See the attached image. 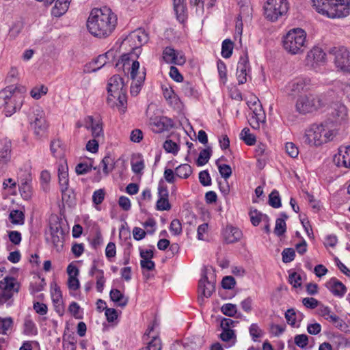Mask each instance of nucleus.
Segmentation results:
<instances>
[{"mask_svg":"<svg viewBox=\"0 0 350 350\" xmlns=\"http://www.w3.org/2000/svg\"><path fill=\"white\" fill-rule=\"evenodd\" d=\"M295 343L299 347L304 349L308 343V337L306 334H298L295 337Z\"/></svg>","mask_w":350,"mask_h":350,"instance_id":"55","label":"nucleus"},{"mask_svg":"<svg viewBox=\"0 0 350 350\" xmlns=\"http://www.w3.org/2000/svg\"><path fill=\"white\" fill-rule=\"evenodd\" d=\"M12 143L5 139L0 143V164H7L11 159Z\"/></svg>","mask_w":350,"mask_h":350,"instance_id":"20","label":"nucleus"},{"mask_svg":"<svg viewBox=\"0 0 350 350\" xmlns=\"http://www.w3.org/2000/svg\"><path fill=\"white\" fill-rule=\"evenodd\" d=\"M36 333V328L34 323L29 318H26L24 323V334L33 335Z\"/></svg>","mask_w":350,"mask_h":350,"instance_id":"44","label":"nucleus"},{"mask_svg":"<svg viewBox=\"0 0 350 350\" xmlns=\"http://www.w3.org/2000/svg\"><path fill=\"white\" fill-rule=\"evenodd\" d=\"M325 286L334 296L338 297H343L347 291L345 285L336 278H332L329 281H327L325 283Z\"/></svg>","mask_w":350,"mask_h":350,"instance_id":"14","label":"nucleus"},{"mask_svg":"<svg viewBox=\"0 0 350 350\" xmlns=\"http://www.w3.org/2000/svg\"><path fill=\"white\" fill-rule=\"evenodd\" d=\"M107 92L109 96L116 98L115 94L126 92V87L123 79L118 75L111 77L108 82Z\"/></svg>","mask_w":350,"mask_h":350,"instance_id":"10","label":"nucleus"},{"mask_svg":"<svg viewBox=\"0 0 350 350\" xmlns=\"http://www.w3.org/2000/svg\"><path fill=\"white\" fill-rule=\"evenodd\" d=\"M12 96V88L7 87L6 88L0 91V108L4 107L7 103L6 100Z\"/></svg>","mask_w":350,"mask_h":350,"instance_id":"42","label":"nucleus"},{"mask_svg":"<svg viewBox=\"0 0 350 350\" xmlns=\"http://www.w3.org/2000/svg\"><path fill=\"white\" fill-rule=\"evenodd\" d=\"M156 206L159 211H168L171 208L168 198H159Z\"/></svg>","mask_w":350,"mask_h":350,"instance_id":"54","label":"nucleus"},{"mask_svg":"<svg viewBox=\"0 0 350 350\" xmlns=\"http://www.w3.org/2000/svg\"><path fill=\"white\" fill-rule=\"evenodd\" d=\"M105 196V191L103 189H100L96 190L92 195V202L96 205L100 204L104 199Z\"/></svg>","mask_w":350,"mask_h":350,"instance_id":"48","label":"nucleus"},{"mask_svg":"<svg viewBox=\"0 0 350 350\" xmlns=\"http://www.w3.org/2000/svg\"><path fill=\"white\" fill-rule=\"evenodd\" d=\"M308 83V81L306 79H298L293 82L291 90L293 92H300L304 90Z\"/></svg>","mask_w":350,"mask_h":350,"instance_id":"53","label":"nucleus"},{"mask_svg":"<svg viewBox=\"0 0 350 350\" xmlns=\"http://www.w3.org/2000/svg\"><path fill=\"white\" fill-rule=\"evenodd\" d=\"M9 219L13 224L22 225L25 221L24 213L22 211L13 210L9 215Z\"/></svg>","mask_w":350,"mask_h":350,"instance_id":"29","label":"nucleus"},{"mask_svg":"<svg viewBox=\"0 0 350 350\" xmlns=\"http://www.w3.org/2000/svg\"><path fill=\"white\" fill-rule=\"evenodd\" d=\"M343 152L342 148H339L338 154L334 157V162L338 167L350 168V146L345 147Z\"/></svg>","mask_w":350,"mask_h":350,"instance_id":"15","label":"nucleus"},{"mask_svg":"<svg viewBox=\"0 0 350 350\" xmlns=\"http://www.w3.org/2000/svg\"><path fill=\"white\" fill-rule=\"evenodd\" d=\"M222 332L220 334V338L224 342H228L232 338H235L234 332L232 329H221Z\"/></svg>","mask_w":350,"mask_h":350,"instance_id":"58","label":"nucleus"},{"mask_svg":"<svg viewBox=\"0 0 350 350\" xmlns=\"http://www.w3.org/2000/svg\"><path fill=\"white\" fill-rule=\"evenodd\" d=\"M90 129L94 138L99 137L103 135V125L100 120H98Z\"/></svg>","mask_w":350,"mask_h":350,"instance_id":"56","label":"nucleus"},{"mask_svg":"<svg viewBox=\"0 0 350 350\" xmlns=\"http://www.w3.org/2000/svg\"><path fill=\"white\" fill-rule=\"evenodd\" d=\"M23 28V23L21 21L14 23L9 31V36L11 38H15L22 31Z\"/></svg>","mask_w":350,"mask_h":350,"instance_id":"52","label":"nucleus"},{"mask_svg":"<svg viewBox=\"0 0 350 350\" xmlns=\"http://www.w3.org/2000/svg\"><path fill=\"white\" fill-rule=\"evenodd\" d=\"M0 287L13 293H18L19 289V285L13 277H5L3 281L1 282Z\"/></svg>","mask_w":350,"mask_h":350,"instance_id":"25","label":"nucleus"},{"mask_svg":"<svg viewBox=\"0 0 350 350\" xmlns=\"http://www.w3.org/2000/svg\"><path fill=\"white\" fill-rule=\"evenodd\" d=\"M103 171L105 175H108L114 167V161L109 155L105 156L101 161Z\"/></svg>","mask_w":350,"mask_h":350,"instance_id":"32","label":"nucleus"},{"mask_svg":"<svg viewBox=\"0 0 350 350\" xmlns=\"http://www.w3.org/2000/svg\"><path fill=\"white\" fill-rule=\"evenodd\" d=\"M233 42L230 39H226L223 41L221 45V55L224 58H229L232 54Z\"/></svg>","mask_w":350,"mask_h":350,"instance_id":"30","label":"nucleus"},{"mask_svg":"<svg viewBox=\"0 0 350 350\" xmlns=\"http://www.w3.org/2000/svg\"><path fill=\"white\" fill-rule=\"evenodd\" d=\"M283 47L289 53H302L306 49V33L300 28L290 30L283 38Z\"/></svg>","mask_w":350,"mask_h":350,"instance_id":"3","label":"nucleus"},{"mask_svg":"<svg viewBox=\"0 0 350 350\" xmlns=\"http://www.w3.org/2000/svg\"><path fill=\"white\" fill-rule=\"evenodd\" d=\"M71 0H56L51 10V14L55 17L64 15L69 8Z\"/></svg>","mask_w":350,"mask_h":350,"instance_id":"21","label":"nucleus"},{"mask_svg":"<svg viewBox=\"0 0 350 350\" xmlns=\"http://www.w3.org/2000/svg\"><path fill=\"white\" fill-rule=\"evenodd\" d=\"M282 260L285 263L293 261L295 256V252L293 248H286L282 252Z\"/></svg>","mask_w":350,"mask_h":350,"instance_id":"49","label":"nucleus"},{"mask_svg":"<svg viewBox=\"0 0 350 350\" xmlns=\"http://www.w3.org/2000/svg\"><path fill=\"white\" fill-rule=\"evenodd\" d=\"M33 118L31 126L33 129L35 135L40 138L46 133L48 128L44 111L39 108L36 109L33 111Z\"/></svg>","mask_w":350,"mask_h":350,"instance_id":"8","label":"nucleus"},{"mask_svg":"<svg viewBox=\"0 0 350 350\" xmlns=\"http://www.w3.org/2000/svg\"><path fill=\"white\" fill-rule=\"evenodd\" d=\"M13 326V319L11 317H0V334H6L7 332Z\"/></svg>","mask_w":350,"mask_h":350,"instance_id":"36","label":"nucleus"},{"mask_svg":"<svg viewBox=\"0 0 350 350\" xmlns=\"http://www.w3.org/2000/svg\"><path fill=\"white\" fill-rule=\"evenodd\" d=\"M223 237L226 243H233L241 239L242 232L238 228L227 226L223 231Z\"/></svg>","mask_w":350,"mask_h":350,"instance_id":"16","label":"nucleus"},{"mask_svg":"<svg viewBox=\"0 0 350 350\" xmlns=\"http://www.w3.org/2000/svg\"><path fill=\"white\" fill-rule=\"evenodd\" d=\"M96 290L99 293H102L105 283L103 270L98 271V275H96Z\"/></svg>","mask_w":350,"mask_h":350,"instance_id":"57","label":"nucleus"},{"mask_svg":"<svg viewBox=\"0 0 350 350\" xmlns=\"http://www.w3.org/2000/svg\"><path fill=\"white\" fill-rule=\"evenodd\" d=\"M58 178H59V183L61 187V191L62 192V200H66V191H68V173L67 167H64L63 165L59 167L58 168Z\"/></svg>","mask_w":350,"mask_h":350,"instance_id":"19","label":"nucleus"},{"mask_svg":"<svg viewBox=\"0 0 350 350\" xmlns=\"http://www.w3.org/2000/svg\"><path fill=\"white\" fill-rule=\"evenodd\" d=\"M163 59L167 64L183 66L186 57L180 51H176L171 46L165 47L163 51Z\"/></svg>","mask_w":350,"mask_h":350,"instance_id":"9","label":"nucleus"},{"mask_svg":"<svg viewBox=\"0 0 350 350\" xmlns=\"http://www.w3.org/2000/svg\"><path fill=\"white\" fill-rule=\"evenodd\" d=\"M211 156V148H207L203 149L198 156V158L196 161V164L198 166H202L208 163Z\"/></svg>","mask_w":350,"mask_h":350,"instance_id":"31","label":"nucleus"},{"mask_svg":"<svg viewBox=\"0 0 350 350\" xmlns=\"http://www.w3.org/2000/svg\"><path fill=\"white\" fill-rule=\"evenodd\" d=\"M148 34L142 29H138L131 32L124 40V43H134V47L139 48L147 42Z\"/></svg>","mask_w":350,"mask_h":350,"instance_id":"13","label":"nucleus"},{"mask_svg":"<svg viewBox=\"0 0 350 350\" xmlns=\"http://www.w3.org/2000/svg\"><path fill=\"white\" fill-rule=\"evenodd\" d=\"M176 18L180 23H184L187 19V8L185 5L178 6L174 8Z\"/></svg>","mask_w":350,"mask_h":350,"instance_id":"51","label":"nucleus"},{"mask_svg":"<svg viewBox=\"0 0 350 350\" xmlns=\"http://www.w3.org/2000/svg\"><path fill=\"white\" fill-rule=\"evenodd\" d=\"M269 204L273 208H278L282 206L279 192L273 190L269 196Z\"/></svg>","mask_w":350,"mask_h":350,"instance_id":"33","label":"nucleus"},{"mask_svg":"<svg viewBox=\"0 0 350 350\" xmlns=\"http://www.w3.org/2000/svg\"><path fill=\"white\" fill-rule=\"evenodd\" d=\"M170 121L165 117H156L150 118V124L153 128L154 131L157 133H161L168 129L167 122Z\"/></svg>","mask_w":350,"mask_h":350,"instance_id":"24","label":"nucleus"},{"mask_svg":"<svg viewBox=\"0 0 350 350\" xmlns=\"http://www.w3.org/2000/svg\"><path fill=\"white\" fill-rule=\"evenodd\" d=\"M216 164L218 166L219 172L221 177L227 180L232 175L230 166L227 164H219V159L216 161Z\"/></svg>","mask_w":350,"mask_h":350,"instance_id":"39","label":"nucleus"},{"mask_svg":"<svg viewBox=\"0 0 350 350\" xmlns=\"http://www.w3.org/2000/svg\"><path fill=\"white\" fill-rule=\"evenodd\" d=\"M146 78V69L143 68L142 72L138 77L137 81H133L131 86V94L136 96L140 91Z\"/></svg>","mask_w":350,"mask_h":350,"instance_id":"26","label":"nucleus"},{"mask_svg":"<svg viewBox=\"0 0 350 350\" xmlns=\"http://www.w3.org/2000/svg\"><path fill=\"white\" fill-rule=\"evenodd\" d=\"M181 92L185 96L190 97L195 95L196 90L194 86L189 81H184L181 85Z\"/></svg>","mask_w":350,"mask_h":350,"instance_id":"41","label":"nucleus"},{"mask_svg":"<svg viewBox=\"0 0 350 350\" xmlns=\"http://www.w3.org/2000/svg\"><path fill=\"white\" fill-rule=\"evenodd\" d=\"M48 92V88L44 85H42L40 86H36L34 87L30 92L31 96L35 98V99H39L42 97V96H44Z\"/></svg>","mask_w":350,"mask_h":350,"instance_id":"37","label":"nucleus"},{"mask_svg":"<svg viewBox=\"0 0 350 350\" xmlns=\"http://www.w3.org/2000/svg\"><path fill=\"white\" fill-rule=\"evenodd\" d=\"M287 323L294 327L296 323V313L293 308L288 309L284 314Z\"/></svg>","mask_w":350,"mask_h":350,"instance_id":"61","label":"nucleus"},{"mask_svg":"<svg viewBox=\"0 0 350 350\" xmlns=\"http://www.w3.org/2000/svg\"><path fill=\"white\" fill-rule=\"evenodd\" d=\"M50 230L51 235L59 234L62 237L64 235L63 229L58 221L50 224Z\"/></svg>","mask_w":350,"mask_h":350,"instance_id":"59","label":"nucleus"},{"mask_svg":"<svg viewBox=\"0 0 350 350\" xmlns=\"http://www.w3.org/2000/svg\"><path fill=\"white\" fill-rule=\"evenodd\" d=\"M241 139H242L247 145L252 146L256 142L255 136L250 133L248 128H244L241 133Z\"/></svg>","mask_w":350,"mask_h":350,"instance_id":"34","label":"nucleus"},{"mask_svg":"<svg viewBox=\"0 0 350 350\" xmlns=\"http://www.w3.org/2000/svg\"><path fill=\"white\" fill-rule=\"evenodd\" d=\"M163 148L167 152L172 153L174 154H176L179 150L177 144L171 139H167L164 142Z\"/></svg>","mask_w":350,"mask_h":350,"instance_id":"46","label":"nucleus"},{"mask_svg":"<svg viewBox=\"0 0 350 350\" xmlns=\"http://www.w3.org/2000/svg\"><path fill=\"white\" fill-rule=\"evenodd\" d=\"M14 293L11 291L4 290L1 288L0 290V306L3 305L8 301V306H11L12 301H9L13 297Z\"/></svg>","mask_w":350,"mask_h":350,"instance_id":"43","label":"nucleus"},{"mask_svg":"<svg viewBox=\"0 0 350 350\" xmlns=\"http://www.w3.org/2000/svg\"><path fill=\"white\" fill-rule=\"evenodd\" d=\"M325 56L326 54L322 49L315 46L308 53L307 60L314 66V64L317 65L325 62Z\"/></svg>","mask_w":350,"mask_h":350,"instance_id":"18","label":"nucleus"},{"mask_svg":"<svg viewBox=\"0 0 350 350\" xmlns=\"http://www.w3.org/2000/svg\"><path fill=\"white\" fill-rule=\"evenodd\" d=\"M161 341L157 336H153L152 340L148 343L147 347L139 350H161Z\"/></svg>","mask_w":350,"mask_h":350,"instance_id":"40","label":"nucleus"},{"mask_svg":"<svg viewBox=\"0 0 350 350\" xmlns=\"http://www.w3.org/2000/svg\"><path fill=\"white\" fill-rule=\"evenodd\" d=\"M250 66L247 54L241 56L237 68V77L239 85L244 84L247 81V71Z\"/></svg>","mask_w":350,"mask_h":350,"instance_id":"11","label":"nucleus"},{"mask_svg":"<svg viewBox=\"0 0 350 350\" xmlns=\"http://www.w3.org/2000/svg\"><path fill=\"white\" fill-rule=\"evenodd\" d=\"M332 116L336 122L345 119L347 116V109L342 103H335L332 107Z\"/></svg>","mask_w":350,"mask_h":350,"instance_id":"22","label":"nucleus"},{"mask_svg":"<svg viewBox=\"0 0 350 350\" xmlns=\"http://www.w3.org/2000/svg\"><path fill=\"white\" fill-rule=\"evenodd\" d=\"M250 334L254 341H256L257 338L262 335V331L256 323H252L249 328Z\"/></svg>","mask_w":350,"mask_h":350,"instance_id":"50","label":"nucleus"},{"mask_svg":"<svg viewBox=\"0 0 350 350\" xmlns=\"http://www.w3.org/2000/svg\"><path fill=\"white\" fill-rule=\"evenodd\" d=\"M322 125L317 124H312L310 128L306 130L304 137L303 142L310 146H321L324 143L329 142V137H321Z\"/></svg>","mask_w":350,"mask_h":350,"instance_id":"7","label":"nucleus"},{"mask_svg":"<svg viewBox=\"0 0 350 350\" xmlns=\"http://www.w3.org/2000/svg\"><path fill=\"white\" fill-rule=\"evenodd\" d=\"M221 311L226 316L234 317L237 313V306L232 304H226L221 306Z\"/></svg>","mask_w":350,"mask_h":350,"instance_id":"47","label":"nucleus"},{"mask_svg":"<svg viewBox=\"0 0 350 350\" xmlns=\"http://www.w3.org/2000/svg\"><path fill=\"white\" fill-rule=\"evenodd\" d=\"M316 10L329 18H344L350 14V0H312Z\"/></svg>","mask_w":350,"mask_h":350,"instance_id":"2","label":"nucleus"},{"mask_svg":"<svg viewBox=\"0 0 350 350\" xmlns=\"http://www.w3.org/2000/svg\"><path fill=\"white\" fill-rule=\"evenodd\" d=\"M285 149L286 153L292 158H296L299 154L297 147L292 142H287Z\"/></svg>","mask_w":350,"mask_h":350,"instance_id":"60","label":"nucleus"},{"mask_svg":"<svg viewBox=\"0 0 350 350\" xmlns=\"http://www.w3.org/2000/svg\"><path fill=\"white\" fill-rule=\"evenodd\" d=\"M6 102L7 103L4 105L5 114L6 116H11L21 107L23 97L21 95H17L14 90L12 89V96Z\"/></svg>","mask_w":350,"mask_h":350,"instance_id":"12","label":"nucleus"},{"mask_svg":"<svg viewBox=\"0 0 350 350\" xmlns=\"http://www.w3.org/2000/svg\"><path fill=\"white\" fill-rule=\"evenodd\" d=\"M117 98L118 103L116 104L120 113H124L126 109L127 97L126 92L115 94Z\"/></svg>","mask_w":350,"mask_h":350,"instance_id":"35","label":"nucleus"},{"mask_svg":"<svg viewBox=\"0 0 350 350\" xmlns=\"http://www.w3.org/2000/svg\"><path fill=\"white\" fill-rule=\"evenodd\" d=\"M117 25V16L106 6L93 9L87 21L89 32L95 37L105 38L114 31Z\"/></svg>","mask_w":350,"mask_h":350,"instance_id":"1","label":"nucleus"},{"mask_svg":"<svg viewBox=\"0 0 350 350\" xmlns=\"http://www.w3.org/2000/svg\"><path fill=\"white\" fill-rule=\"evenodd\" d=\"M288 10V2L287 0H267L264 5L265 17L275 22L278 18L285 15Z\"/></svg>","mask_w":350,"mask_h":350,"instance_id":"4","label":"nucleus"},{"mask_svg":"<svg viewBox=\"0 0 350 350\" xmlns=\"http://www.w3.org/2000/svg\"><path fill=\"white\" fill-rule=\"evenodd\" d=\"M109 297L112 301L121 308L125 307L129 302V298L125 297L120 290L116 288L111 290Z\"/></svg>","mask_w":350,"mask_h":350,"instance_id":"23","label":"nucleus"},{"mask_svg":"<svg viewBox=\"0 0 350 350\" xmlns=\"http://www.w3.org/2000/svg\"><path fill=\"white\" fill-rule=\"evenodd\" d=\"M19 190L24 199H29L32 194L31 180L26 179L25 181H23L19 186Z\"/></svg>","mask_w":350,"mask_h":350,"instance_id":"28","label":"nucleus"},{"mask_svg":"<svg viewBox=\"0 0 350 350\" xmlns=\"http://www.w3.org/2000/svg\"><path fill=\"white\" fill-rule=\"evenodd\" d=\"M236 284L235 280L232 276H225L221 281V286L224 289H232Z\"/></svg>","mask_w":350,"mask_h":350,"instance_id":"64","label":"nucleus"},{"mask_svg":"<svg viewBox=\"0 0 350 350\" xmlns=\"http://www.w3.org/2000/svg\"><path fill=\"white\" fill-rule=\"evenodd\" d=\"M215 290V283L208 281L206 275H203L198 283L199 293L201 295L208 298L211 296L213 292H214Z\"/></svg>","mask_w":350,"mask_h":350,"instance_id":"17","label":"nucleus"},{"mask_svg":"<svg viewBox=\"0 0 350 350\" xmlns=\"http://www.w3.org/2000/svg\"><path fill=\"white\" fill-rule=\"evenodd\" d=\"M175 172L178 177L187 179L192 174L193 170L189 164H181L176 167Z\"/></svg>","mask_w":350,"mask_h":350,"instance_id":"27","label":"nucleus"},{"mask_svg":"<svg viewBox=\"0 0 350 350\" xmlns=\"http://www.w3.org/2000/svg\"><path fill=\"white\" fill-rule=\"evenodd\" d=\"M323 105L320 96L310 94L300 96L296 103V109L300 113H306L317 110Z\"/></svg>","mask_w":350,"mask_h":350,"instance_id":"6","label":"nucleus"},{"mask_svg":"<svg viewBox=\"0 0 350 350\" xmlns=\"http://www.w3.org/2000/svg\"><path fill=\"white\" fill-rule=\"evenodd\" d=\"M329 54L334 57V63L338 70L350 73V52L346 47H332L329 50Z\"/></svg>","mask_w":350,"mask_h":350,"instance_id":"5","label":"nucleus"},{"mask_svg":"<svg viewBox=\"0 0 350 350\" xmlns=\"http://www.w3.org/2000/svg\"><path fill=\"white\" fill-rule=\"evenodd\" d=\"M199 180L203 186H208L211 184V178L207 170L199 173Z\"/></svg>","mask_w":350,"mask_h":350,"instance_id":"63","label":"nucleus"},{"mask_svg":"<svg viewBox=\"0 0 350 350\" xmlns=\"http://www.w3.org/2000/svg\"><path fill=\"white\" fill-rule=\"evenodd\" d=\"M251 223L253 226H257L262 221V213L257 209L251 210L249 213Z\"/></svg>","mask_w":350,"mask_h":350,"instance_id":"45","label":"nucleus"},{"mask_svg":"<svg viewBox=\"0 0 350 350\" xmlns=\"http://www.w3.org/2000/svg\"><path fill=\"white\" fill-rule=\"evenodd\" d=\"M286 221H284V219H277L274 228V233L275 235L281 237L286 232Z\"/></svg>","mask_w":350,"mask_h":350,"instance_id":"38","label":"nucleus"},{"mask_svg":"<svg viewBox=\"0 0 350 350\" xmlns=\"http://www.w3.org/2000/svg\"><path fill=\"white\" fill-rule=\"evenodd\" d=\"M325 319L329 321L335 326L340 329H342V327L345 325L344 321L340 319V317L334 314H330L329 317H325Z\"/></svg>","mask_w":350,"mask_h":350,"instance_id":"62","label":"nucleus"}]
</instances>
